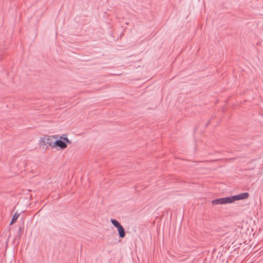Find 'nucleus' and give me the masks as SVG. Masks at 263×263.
<instances>
[{"instance_id":"obj_4","label":"nucleus","mask_w":263,"mask_h":263,"mask_svg":"<svg viewBox=\"0 0 263 263\" xmlns=\"http://www.w3.org/2000/svg\"><path fill=\"white\" fill-rule=\"evenodd\" d=\"M249 196V194L247 192L242 193L236 195L231 196V203L236 200L246 199Z\"/></svg>"},{"instance_id":"obj_1","label":"nucleus","mask_w":263,"mask_h":263,"mask_svg":"<svg viewBox=\"0 0 263 263\" xmlns=\"http://www.w3.org/2000/svg\"><path fill=\"white\" fill-rule=\"evenodd\" d=\"M70 141L68 139L66 135H63L59 139H55L54 141V147H59L61 149H64L67 147V143H70Z\"/></svg>"},{"instance_id":"obj_5","label":"nucleus","mask_w":263,"mask_h":263,"mask_svg":"<svg viewBox=\"0 0 263 263\" xmlns=\"http://www.w3.org/2000/svg\"><path fill=\"white\" fill-rule=\"evenodd\" d=\"M117 229H118L119 237L121 238H124L125 235V232L122 226L121 225L119 227H117Z\"/></svg>"},{"instance_id":"obj_7","label":"nucleus","mask_w":263,"mask_h":263,"mask_svg":"<svg viewBox=\"0 0 263 263\" xmlns=\"http://www.w3.org/2000/svg\"><path fill=\"white\" fill-rule=\"evenodd\" d=\"M110 222L111 223H112V224L115 227H116V228H117V227H119V226H120L121 224L118 221H117L116 219H111L110 220Z\"/></svg>"},{"instance_id":"obj_8","label":"nucleus","mask_w":263,"mask_h":263,"mask_svg":"<svg viewBox=\"0 0 263 263\" xmlns=\"http://www.w3.org/2000/svg\"><path fill=\"white\" fill-rule=\"evenodd\" d=\"M22 233H23V232H22V228H21V227H20V228H19L20 236H21L22 235Z\"/></svg>"},{"instance_id":"obj_6","label":"nucleus","mask_w":263,"mask_h":263,"mask_svg":"<svg viewBox=\"0 0 263 263\" xmlns=\"http://www.w3.org/2000/svg\"><path fill=\"white\" fill-rule=\"evenodd\" d=\"M20 213H17V212L15 213V214H14V215L10 221V225L13 224L17 220L18 217L20 216Z\"/></svg>"},{"instance_id":"obj_3","label":"nucleus","mask_w":263,"mask_h":263,"mask_svg":"<svg viewBox=\"0 0 263 263\" xmlns=\"http://www.w3.org/2000/svg\"><path fill=\"white\" fill-rule=\"evenodd\" d=\"M212 203L213 205L230 203V196L214 199L212 200Z\"/></svg>"},{"instance_id":"obj_2","label":"nucleus","mask_w":263,"mask_h":263,"mask_svg":"<svg viewBox=\"0 0 263 263\" xmlns=\"http://www.w3.org/2000/svg\"><path fill=\"white\" fill-rule=\"evenodd\" d=\"M58 136H46L42 138L40 141V144L41 146H51L54 147V141L58 138Z\"/></svg>"}]
</instances>
